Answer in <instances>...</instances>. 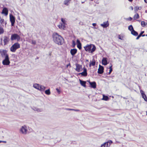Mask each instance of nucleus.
I'll return each mask as SVG.
<instances>
[{"instance_id": "obj_1", "label": "nucleus", "mask_w": 147, "mask_h": 147, "mask_svg": "<svg viewBox=\"0 0 147 147\" xmlns=\"http://www.w3.org/2000/svg\"><path fill=\"white\" fill-rule=\"evenodd\" d=\"M54 42L58 45H61L63 42V39L61 36L57 33H54L53 34Z\"/></svg>"}, {"instance_id": "obj_2", "label": "nucleus", "mask_w": 147, "mask_h": 147, "mask_svg": "<svg viewBox=\"0 0 147 147\" xmlns=\"http://www.w3.org/2000/svg\"><path fill=\"white\" fill-rule=\"evenodd\" d=\"M84 48L86 51L91 53L94 52L96 49L95 46L92 44L87 45L84 47Z\"/></svg>"}, {"instance_id": "obj_3", "label": "nucleus", "mask_w": 147, "mask_h": 147, "mask_svg": "<svg viewBox=\"0 0 147 147\" xmlns=\"http://www.w3.org/2000/svg\"><path fill=\"white\" fill-rule=\"evenodd\" d=\"M20 47V45L18 42L15 43L10 47V50L11 52H14L16 50Z\"/></svg>"}, {"instance_id": "obj_4", "label": "nucleus", "mask_w": 147, "mask_h": 147, "mask_svg": "<svg viewBox=\"0 0 147 147\" xmlns=\"http://www.w3.org/2000/svg\"><path fill=\"white\" fill-rule=\"evenodd\" d=\"M0 56L3 58L8 57L9 55L7 53V51L6 50L0 49Z\"/></svg>"}, {"instance_id": "obj_5", "label": "nucleus", "mask_w": 147, "mask_h": 147, "mask_svg": "<svg viewBox=\"0 0 147 147\" xmlns=\"http://www.w3.org/2000/svg\"><path fill=\"white\" fill-rule=\"evenodd\" d=\"M20 39V37L19 35L17 34H12L11 37V41L16 40L19 41Z\"/></svg>"}, {"instance_id": "obj_6", "label": "nucleus", "mask_w": 147, "mask_h": 147, "mask_svg": "<svg viewBox=\"0 0 147 147\" xmlns=\"http://www.w3.org/2000/svg\"><path fill=\"white\" fill-rule=\"evenodd\" d=\"M10 63L9 57L4 58L2 61V63L4 65H9Z\"/></svg>"}, {"instance_id": "obj_7", "label": "nucleus", "mask_w": 147, "mask_h": 147, "mask_svg": "<svg viewBox=\"0 0 147 147\" xmlns=\"http://www.w3.org/2000/svg\"><path fill=\"white\" fill-rule=\"evenodd\" d=\"M10 20L11 23V25L13 26L15 22V18L12 14H10L9 15Z\"/></svg>"}, {"instance_id": "obj_8", "label": "nucleus", "mask_w": 147, "mask_h": 147, "mask_svg": "<svg viewBox=\"0 0 147 147\" xmlns=\"http://www.w3.org/2000/svg\"><path fill=\"white\" fill-rule=\"evenodd\" d=\"M83 71L80 73L79 74V75L81 74L82 76L84 77H86L87 75V69L84 67L83 68Z\"/></svg>"}, {"instance_id": "obj_9", "label": "nucleus", "mask_w": 147, "mask_h": 147, "mask_svg": "<svg viewBox=\"0 0 147 147\" xmlns=\"http://www.w3.org/2000/svg\"><path fill=\"white\" fill-rule=\"evenodd\" d=\"M104 72V67L100 65H99V67L98 70V74H102Z\"/></svg>"}, {"instance_id": "obj_10", "label": "nucleus", "mask_w": 147, "mask_h": 147, "mask_svg": "<svg viewBox=\"0 0 147 147\" xmlns=\"http://www.w3.org/2000/svg\"><path fill=\"white\" fill-rule=\"evenodd\" d=\"M9 37L7 36H4L3 37V42H4V45H5L7 44L8 43V42L9 40Z\"/></svg>"}, {"instance_id": "obj_11", "label": "nucleus", "mask_w": 147, "mask_h": 147, "mask_svg": "<svg viewBox=\"0 0 147 147\" xmlns=\"http://www.w3.org/2000/svg\"><path fill=\"white\" fill-rule=\"evenodd\" d=\"M20 131L22 134H26L27 131V127H26L25 126H22L20 130Z\"/></svg>"}, {"instance_id": "obj_12", "label": "nucleus", "mask_w": 147, "mask_h": 147, "mask_svg": "<svg viewBox=\"0 0 147 147\" xmlns=\"http://www.w3.org/2000/svg\"><path fill=\"white\" fill-rule=\"evenodd\" d=\"M140 92L142 95V98L144 99L145 101L147 102V97L144 93V91L142 90H140Z\"/></svg>"}, {"instance_id": "obj_13", "label": "nucleus", "mask_w": 147, "mask_h": 147, "mask_svg": "<svg viewBox=\"0 0 147 147\" xmlns=\"http://www.w3.org/2000/svg\"><path fill=\"white\" fill-rule=\"evenodd\" d=\"M76 68L75 69L78 72L80 71L82 68V65L77 63L76 64Z\"/></svg>"}, {"instance_id": "obj_14", "label": "nucleus", "mask_w": 147, "mask_h": 147, "mask_svg": "<svg viewBox=\"0 0 147 147\" xmlns=\"http://www.w3.org/2000/svg\"><path fill=\"white\" fill-rule=\"evenodd\" d=\"M109 24L108 23V21L104 22L103 23L100 24V26L103 28H107L109 26Z\"/></svg>"}, {"instance_id": "obj_15", "label": "nucleus", "mask_w": 147, "mask_h": 147, "mask_svg": "<svg viewBox=\"0 0 147 147\" xmlns=\"http://www.w3.org/2000/svg\"><path fill=\"white\" fill-rule=\"evenodd\" d=\"M2 13L4 14L5 16H7L8 14V10L6 7H4L2 11Z\"/></svg>"}, {"instance_id": "obj_16", "label": "nucleus", "mask_w": 147, "mask_h": 147, "mask_svg": "<svg viewBox=\"0 0 147 147\" xmlns=\"http://www.w3.org/2000/svg\"><path fill=\"white\" fill-rule=\"evenodd\" d=\"M77 49H71L70 50V53L72 56H74L77 53Z\"/></svg>"}, {"instance_id": "obj_17", "label": "nucleus", "mask_w": 147, "mask_h": 147, "mask_svg": "<svg viewBox=\"0 0 147 147\" xmlns=\"http://www.w3.org/2000/svg\"><path fill=\"white\" fill-rule=\"evenodd\" d=\"M0 26H4V24L5 25V26L7 23L6 22H5L4 20L1 18H0Z\"/></svg>"}, {"instance_id": "obj_18", "label": "nucleus", "mask_w": 147, "mask_h": 147, "mask_svg": "<svg viewBox=\"0 0 147 147\" xmlns=\"http://www.w3.org/2000/svg\"><path fill=\"white\" fill-rule=\"evenodd\" d=\"M107 58H106L103 57L102 60V63L103 65H107L108 63L107 62Z\"/></svg>"}, {"instance_id": "obj_19", "label": "nucleus", "mask_w": 147, "mask_h": 147, "mask_svg": "<svg viewBox=\"0 0 147 147\" xmlns=\"http://www.w3.org/2000/svg\"><path fill=\"white\" fill-rule=\"evenodd\" d=\"M90 84L91 88H96V83L95 82H90Z\"/></svg>"}, {"instance_id": "obj_20", "label": "nucleus", "mask_w": 147, "mask_h": 147, "mask_svg": "<svg viewBox=\"0 0 147 147\" xmlns=\"http://www.w3.org/2000/svg\"><path fill=\"white\" fill-rule=\"evenodd\" d=\"M76 42L78 48L79 49H82V45L81 43L80 42V41L78 39H77L76 41Z\"/></svg>"}, {"instance_id": "obj_21", "label": "nucleus", "mask_w": 147, "mask_h": 147, "mask_svg": "<svg viewBox=\"0 0 147 147\" xmlns=\"http://www.w3.org/2000/svg\"><path fill=\"white\" fill-rule=\"evenodd\" d=\"M79 81L80 82V83L81 85L84 86V87H86V82L85 81H84L81 80L80 79H79Z\"/></svg>"}, {"instance_id": "obj_22", "label": "nucleus", "mask_w": 147, "mask_h": 147, "mask_svg": "<svg viewBox=\"0 0 147 147\" xmlns=\"http://www.w3.org/2000/svg\"><path fill=\"white\" fill-rule=\"evenodd\" d=\"M105 143H106V147H107L110 146V145L113 143V142L111 140H109Z\"/></svg>"}, {"instance_id": "obj_23", "label": "nucleus", "mask_w": 147, "mask_h": 147, "mask_svg": "<svg viewBox=\"0 0 147 147\" xmlns=\"http://www.w3.org/2000/svg\"><path fill=\"white\" fill-rule=\"evenodd\" d=\"M131 33L132 34L135 36H137L138 35V33L134 30V29L131 32Z\"/></svg>"}, {"instance_id": "obj_24", "label": "nucleus", "mask_w": 147, "mask_h": 147, "mask_svg": "<svg viewBox=\"0 0 147 147\" xmlns=\"http://www.w3.org/2000/svg\"><path fill=\"white\" fill-rule=\"evenodd\" d=\"M65 24L61 23V25H59L58 26L60 29H64L65 27Z\"/></svg>"}, {"instance_id": "obj_25", "label": "nucleus", "mask_w": 147, "mask_h": 147, "mask_svg": "<svg viewBox=\"0 0 147 147\" xmlns=\"http://www.w3.org/2000/svg\"><path fill=\"white\" fill-rule=\"evenodd\" d=\"M46 88L45 86L40 85V86L38 90L41 91H43Z\"/></svg>"}, {"instance_id": "obj_26", "label": "nucleus", "mask_w": 147, "mask_h": 147, "mask_svg": "<svg viewBox=\"0 0 147 147\" xmlns=\"http://www.w3.org/2000/svg\"><path fill=\"white\" fill-rule=\"evenodd\" d=\"M102 99L103 100H105L107 101V100H108L109 99V98L107 96L103 95V98Z\"/></svg>"}, {"instance_id": "obj_27", "label": "nucleus", "mask_w": 147, "mask_h": 147, "mask_svg": "<svg viewBox=\"0 0 147 147\" xmlns=\"http://www.w3.org/2000/svg\"><path fill=\"white\" fill-rule=\"evenodd\" d=\"M40 86V85L39 84H35L33 85V87L34 88L38 90Z\"/></svg>"}, {"instance_id": "obj_28", "label": "nucleus", "mask_w": 147, "mask_h": 147, "mask_svg": "<svg viewBox=\"0 0 147 147\" xmlns=\"http://www.w3.org/2000/svg\"><path fill=\"white\" fill-rule=\"evenodd\" d=\"M141 9V7H139L138 6H136L134 7V11H138V10H140Z\"/></svg>"}, {"instance_id": "obj_29", "label": "nucleus", "mask_w": 147, "mask_h": 147, "mask_svg": "<svg viewBox=\"0 0 147 147\" xmlns=\"http://www.w3.org/2000/svg\"><path fill=\"white\" fill-rule=\"evenodd\" d=\"M45 92L46 94L48 95H49L51 94L49 89L46 90L45 91Z\"/></svg>"}, {"instance_id": "obj_30", "label": "nucleus", "mask_w": 147, "mask_h": 147, "mask_svg": "<svg viewBox=\"0 0 147 147\" xmlns=\"http://www.w3.org/2000/svg\"><path fill=\"white\" fill-rule=\"evenodd\" d=\"M71 0H65L64 2V4L66 5H68L69 4L68 3Z\"/></svg>"}, {"instance_id": "obj_31", "label": "nucleus", "mask_w": 147, "mask_h": 147, "mask_svg": "<svg viewBox=\"0 0 147 147\" xmlns=\"http://www.w3.org/2000/svg\"><path fill=\"white\" fill-rule=\"evenodd\" d=\"M4 32V30L3 28L0 26V35L3 34Z\"/></svg>"}, {"instance_id": "obj_32", "label": "nucleus", "mask_w": 147, "mask_h": 147, "mask_svg": "<svg viewBox=\"0 0 147 147\" xmlns=\"http://www.w3.org/2000/svg\"><path fill=\"white\" fill-rule=\"evenodd\" d=\"M128 29L131 32L134 30V28L132 25H130L128 26Z\"/></svg>"}, {"instance_id": "obj_33", "label": "nucleus", "mask_w": 147, "mask_h": 147, "mask_svg": "<svg viewBox=\"0 0 147 147\" xmlns=\"http://www.w3.org/2000/svg\"><path fill=\"white\" fill-rule=\"evenodd\" d=\"M146 24V23H145L144 21H142L141 22V24L143 27H145Z\"/></svg>"}, {"instance_id": "obj_34", "label": "nucleus", "mask_w": 147, "mask_h": 147, "mask_svg": "<svg viewBox=\"0 0 147 147\" xmlns=\"http://www.w3.org/2000/svg\"><path fill=\"white\" fill-rule=\"evenodd\" d=\"M95 61L94 59L93 60L92 62L90 64L89 66H90L91 65H92V66H94V65H95Z\"/></svg>"}, {"instance_id": "obj_35", "label": "nucleus", "mask_w": 147, "mask_h": 147, "mask_svg": "<svg viewBox=\"0 0 147 147\" xmlns=\"http://www.w3.org/2000/svg\"><path fill=\"white\" fill-rule=\"evenodd\" d=\"M139 17V15L138 13L135 14L134 16V18L135 19H138Z\"/></svg>"}, {"instance_id": "obj_36", "label": "nucleus", "mask_w": 147, "mask_h": 147, "mask_svg": "<svg viewBox=\"0 0 147 147\" xmlns=\"http://www.w3.org/2000/svg\"><path fill=\"white\" fill-rule=\"evenodd\" d=\"M144 31H141L140 33L139 34V35L140 36V37L142 36V37H144L145 36V34H142L144 33Z\"/></svg>"}, {"instance_id": "obj_37", "label": "nucleus", "mask_w": 147, "mask_h": 147, "mask_svg": "<svg viewBox=\"0 0 147 147\" xmlns=\"http://www.w3.org/2000/svg\"><path fill=\"white\" fill-rule=\"evenodd\" d=\"M112 66L111 65V66L109 67V68L110 69L109 71V74H110L112 71L113 69L112 68Z\"/></svg>"}, {"instance_id": "obj_38", "label": "nucleus", "mask_w": 147, "mask_h": 147, "mask_svg": "<svg viewBox=\"0 0 147 147\" xmlns=\"http://www.w3.org/2000/svg\"><path fill=\"white\" fill-rule=\"evenodd\" d=\"M37 110L36 111H37L38 112H42L43 111V110L42 109H39V108H37Z\"/></svg>"}, {"instance_id": "obj_39", "label": "nucleus", "mask_w": 147, "mask_h": 147, "mask_svg": "<svg viewBox=\"0 0 147 147\" xmlns=\"http://www.w3.org/2000/svg\"><path fill=\"white\" fill-rule=\"evenodd\" d=\"M61 21L62 22V23L65 24V20L63 18H61Z\"/></svg>"}, {"instance_id": "obj_40", "label": "nucleus", "mask_w": 147, "mask_h": 147, "mask_svg": "<svg viewBox=\"0 0 147 147\" xmlns=\"http://www.w3.org/2000/svg\"><path fill=\"white\" fill-rule=\"evenodd\" d=\"M76 45L75 42L74 41H72V46L73 47H74Z\"/></svg>"}, {"instance_id": "obj_41", "label": "nucleus", "mask_w": 147, "mask_h": 147, "mask_svg": "<svg viewBox=\"0 0 147 147\" xmlns=\"http://www.w3.org/2000/svg\"><path fill=\"white\" fill-rule=\"evenodd\" d=\"M105 144H106V143H104L103 144H102L101 145L100 147H106Z\"/></svg>"}, {"instance_id": "obj_42", "label": "nucleus", "mask_w": 147, "mask_h": 147, "mask_svg": "<svg viewBox=\"0 0 147 147\" xmlns=\"http://www.w3.org/2000/svg\"><path fill=\"white\" fill-rule=\"evenodd\" d=\"M32 44L35 45L36 44V41L35 40H32Z\"/></svg>"}, {"instance_id": "obj_43", "label": "nucleus", "mask_w": 147, "mask_h": 147, "mask_svg": "<svg viewBox=\"0 0 147 147\" xmlns=\"http://www.w3.org/2000/svg\"><path fill=\"white\" fill-rule=\"evenodd\" d=\"M118 38H119V39H120L121 40H123V39L122 38L123 37L121 36L120 35H119V36H118Z\"/></svg>"}, {"instance_id": "obj_44", "label": "nucleus", "mask_w": 147, "mask_h": 147, "mask_svg": "<svg viewBox=\"0 0 147 147\" xmlns=\"http://www.w3.org/2000/svg\"><path fill=\"white\" fill-rule=\"evenodd\" d=\"M56 90L57 91V92H58L59 93V94L60 92V90H59V89L58 88H56Z\"/></svg>"}, {"instance_id": "obj_45", "label": "nucleus", "mask_w": 147, "mask_h": 147, "mask_svg": "<svg viewBox=\"0 0 147 147\" xmlns=\"http://www.w3.org/2000/svg\"><path fill=\"white\" fill-rule=\"evenodd\" d=\"M72 111H80L78 109H72Z\"/></svg>"}, {"instance_id": "obj_46", "label": "nucleus", "mask_w": 147, "mask_h": 147, "mask_svg": "<svg viewBox=\"0 0 147 147\" xmlns=\"http://www.w3.org/2000/svg\"><path fill=\"white\" fill-rule=\"evenodd\" d=\"M138 36L136 38V40L138 39L140 37V36H139V35H138Z\"/></svg>"}, {"instance_id": "obj_47", "label": "nucleus", "mask_w": 147, "mask_h": 147, "mask_svg": "<svg viewBox=\"0 0 147 147\" xmlns=\"http://www.w3.org/2000/svg\"><path fill=\"white\" fill-rule=\"evenodd\" d=\"M132 19V18L131 17H129V18H128V20L130 21H131Z\"/></svg>"}, {"instance_id": "obj_48", "label": "nucleus", "mask_w": 147, "mask_h": 147, "mask_svg": "<svg viewBox=\"0 0 147 147\" xmlns=\"http://www.w3.org/2000/svg\"><path fill=\"white\" fill-rule=\"evenodd\" d=\"M65 109L67 110L72 111V109H71L66 108Z\"/></svg>"}, {"instance_id": "obj_49", "label": "nucleus", "mask_w": 147, "mask_h": 147, "mask_svg": "<svg viewBox=\"0 0 147 147\" xmlns=\"http://www.w3.org/2000/svg\"><path fill=\"white\" fill-rule=\"evenodd\" d=\"M37 107H34V108H33V109L34 111H36L37 110H36V109H37Z\"/></svg>"}, {"instance_id": "obj_50", "label": "nucleus", "mask_w": 147, "mask_h": 147, "mask_svg": "<svg viewBox=\"0 0 147 147\" xmlns=\"http://www.w3.org/2000/svg\"><path fill=\"white\" fill-rule=\"evenodd\" d=\"M92 25L93 26H96V24L95 23H93L92 24Z\"/></svg>"}, {"instance_id": "obj_51", "label": "nucleus", "mask_w": 147, "mask_h": 147, "mask_svg": "<svg viewBox=\"0 0 147 147\" xmlns=\"http://www.w3.org/2000/svg\"><path fill=\"white\" fill-rule=\"evenodd\" d=\"M145 3H147V0H144Z\"/></svg>"}, {"instance_id": "obj_52", "label": "nucleus", "mask_w": 147, "mask_h": 147, "mask_svg": "<svg viewBox=\"0 0 147 147\" xmlns=\"http://www.w3.org/2000/svg\"><path fill=\"white\" fill-rule=\"evenodd\" d=\"M128 0L131 2H132L133 1V0Z\"/></svg>"}, {"instance_id": "obj_53", "label": "nucleus", "mask_w": 147, "mask_h": 147, "mask_svg": "<svg viewBox=\"0 0 147 147\" xmlns=\"http://www.w3.org/2000/svg\"><path fill=\"white\" fill-rule=\"evenodd\" d=\"M2 142H4V143H6V141H2Z\"/></svg>"}, {"instance_id": "obj_54", "label": "nucleus", "mask_w": 147, "mask_h": 147, "mask_svg": "<svg viewBox=\"0 0 147 147\" xmlns=\"http://www.w3.org/2000/svg\"><path fill=\"white\" fill-rule=\"evenodd\" d=\"M87 81L88 82L89 84L90 82H91L90 81V80H88Z\"/></svg>"}, {"instance_id": "obj_55", "label": "nucleus", "mask_w": 147, "mask_h": 147, "mask_svg": "<svg viewBox=\"0 0 147 147\" xmlns=\"http://www.w3.org/2000/svg\"><path fill=\"white\" fill-rule=\"evenodd\" d=\"M131 9H132V10H133V7H131Z\"/></svg>"}, {"instance_id": "obj_56", "label": "nucleus", "mask_w": 147, "mask_h": 147, "mask_svg": "<svg viewBox=\"0 0 147 147\" xmlns=\"http://www.w3.org/2000/svg\"><path fill=\"white\" fill-rule=\"evenodd\" d=\"M145 12L146 13H147V10H145Z\"/></svg>"}, {"instance_id": "obj_57", "label": "nucleus", "mask_w": 147, "mask_h": 147, "mask_svg": "<svg viewBox=\"0 0 147 147\" xmlns=\"http://www.w3.org/2000/svg\"><path fill=\"white\" fill-rule=\"evenodd\" d=\"M2 142V141H0V143Z\"/></svg>"}, {"instance_id": "obj_58", "label": "nucleus", "mask_w": 147, "mask_h": 147, "mask_svg": "<svg viewBox=\"0 0 147 147\" xmlns=\"http://www.w3.org/2000/svg\"><path fill=\"white\" fill-rule=\"evenodd\" d=\"M145 36H147V34H146V35L145 34Z\"/></svg>"}, {"instance_id": "obj_59", "label": "nucleus", "mask_w": 147, "mask_h": 147, "mask_svg": "<svg viewBox=\"0 0 147 147\" xmlns=\"http://www.w3.org/2000/svg\"><path fill=\"white\" fill-rule=\"evenodd\" d=\"M146 115H147V111H146Z\"/></svg>"}, {"instance_id": "obj_60", "label": "nucleus", "mask_w": 147, "mask_h": 147, "mask_svg": "<svg viewBox=\"0 0 147 147\" xmlns=\"http://www.w3.org/2000/svg\"><path fill=\"white\" fill-rule=\"evenodd\" d=\"M2 40V38H1V40Z\"/></svg>"}, {"instance_id": "obj_61", "label": "nucleus", "mask_w": 147, "mask_h": 147, "mask_svg": "<svg viewBox=\"0 0 147 147\" xmlns=\"http://www.w3.org/2000/svg\"><path fill=\"white\" fill-rule=\"evenodd\" d=\"M94 28H96L95 27H94Z\"/></svg>"}]
</instances>
